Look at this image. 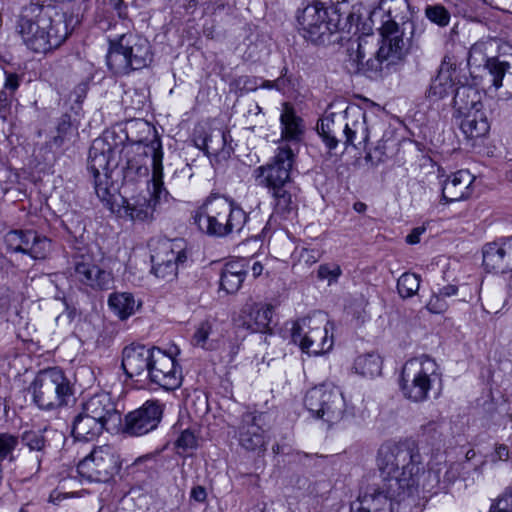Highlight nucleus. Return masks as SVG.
Segmentation results:
<instances>
[{"instance_id": "obj_1", "label": "nucleus", "mask_w": 512, "mask_h": 512, "mask_svg": "<svg viewBox=\"0 0 512 512\" xmlns=\"http://www.w3.org/2000/svg\"><path fill=\"white\" fill-rule=\"evenodd\" d=\"M421 454L412 441L387 442L378 451L381 481L376 486L398 504L420 490Z\"/></svg>"}, {"instance_id": "obj_2", "label": "nucleus", "mask_w": 512, "mask_h": 512, "mask_svg": "<svg viewBox=\"0 0 512 512\" xmlns=\"http://www.w3.org/2000/svg\"><path fill=\"white\" fill-rule=\"evenodd\" d=\"M77 22L72 13L31 3L22 9L16 32L28 49L35 53H47L66 41Z\"/></svg>"}, {"instance_id": "obj_3", "label": "nucleus", "mask_w": 512, "mask_h": 512, "mask_svg": "<svg viewBox=\"0 0 512 512\" xmlns=\"http://www.w3.org/2000/svg\"><path fill=\"white\" fill-rule=\"evenodd\" d=\"M374 14L380 16L382 41L376 58L369 62V66L380 70L382 62H398L404 56L405 43L400 26L409 18V4L407 0H380Z\"/></svg>"}, {"instance_id": "obj_4", "label": "nucleus", "mask_w": 512, "mask_h": 512, "mask_svg": "<svg viewBox=\"0 0 512 512\" xmlns=\"http://www.w3.org/2000/svg\"><path fill=\"white\" fill-rule=\"evenodd\" d=\"M247 218L246 212L234 201L220 195L208 197L193 216L194 223L202 232L215 237L240 232Z\"/></svg>"}, {"instance_id": "obj_5", "label": "nucleus", "mask_w": 512, "mask_h": 512, "mask_svg": "<svg viewBox=\"0 0 512 512\" xmlns=\"http://www.w3.org/2000/svg\"><path fill=\"white\" fill-rule=\"evenodd\" d=\"M142 154L151 159L152 166V190L139 194L131 200H124L120 211L132 221H151L157 210L160 198L166 191L163 187V151L159 138H154L148 144L143 145Z\"/></svg>"}, {"instance_id": "obj_6", "label": "nucleus", "mask_w": 512, "mask_h": 512, "mask_svg": "<svg viewBox=\"0 0 512 512\" xmlns=\"http://www.w3.org/2000/svg\"><path fill=\"white\" fill-rule=\"evenodd\" d=\"M106 58L113 73L125 75L149 65L152 61L151 47L147 39L126 33L109 41Z\"/></svg>"}, {"instance_id": "obj_7", "label": "nucleus", "mask_w": 512, "mask_h": 512, "mask_svg": "<svg viewBox=\"0 0 512 512\" xmlns=\"http://www.w3.org/2000/svg\"><path fill=\"white\" fill-rule=\"evenodd\" d=\"M483 95L472 86H460L454 95V109L462 133L469 140L485 137L490 131Z\"/></svg>"}, {"instance_id": "obj_8", "label": "nucleus", "mask_w": 512, "mask_h": 512, "mask_svg": "<svg viewBox=\"0 0 512 512\" xmlns=\"http://www.w3.org/2000/svg\"><path fill=\"white\" fill-rule=\"evenodd\" d=\"M439 380L440 374L435 360L425 355L416 357L408 360L402 368L401 391L407 400L421 403L429 398Z\"/></svg>"}, {"instance_id": "obj_9", "label": "nucleus", "mask_w": 512, "mask_h": 512, "mask_svg": "<svg viewBox=\"0 0 512 512\" xmlns=\"http://www.w3.org/2000/svg\"><path fill=\"white\" fill-rule=\"evenodd\" d=\"M333 330L327 315L315 313L295 321L291 328V338L301 351L309 355H321L333 347Z\"/></svg>"}, {"instance_id": "obj_10", "label": "nucleus", "mask_w": 512, "mask_h": 512, "mask_svg": "<svg viewBox=\"0 0 512 512\" xmlns=\"http://www.w3.org/2000/svg\"><path fill=\"white\" fill-rule=\"evenodd\" d=\"M30 389L34 402L41 409H54L66 405L72 396L68 379L56 368L39 372Z\"/></svg>"}, {"instance_id": "obj_11", "label": "nucleus", "mask_w": 512, "mask_h": 512, "mask_svg": "<svg viewBox=\"0 0 512 512\" xmlns=\"http://www.w3.org/2000/svg\"><path fill=\"white\" fill-rule=\"evenodd\" d=\"M115 149L106 138L93 141L88 157V170L94 178V188L102 201H108L111 195L112 182L110 172L117 167Z\"/></svg>"}, {"instance_id": "obj_12", "label": "nucleus", "mask_w": 512, "mask_h": 512, "mask_svg": "<svg viewBox=\"0 0 512 512\" xmlns=\"http://www.w3.org/2000/svg\"><path fill=\"white\" fill-rule=\"evenodd\" d=\"M304 404L314 417L329 424L340 421L344 415L343 394L334 387L322 385L310 389L305 395Z\"/></svg>"}, {"instance_id": "obj_13", "label": "nucleus", "mask_w": 512, "mask_h": 512, "mask_svg": "<svg viewBox=\"0 0 512 512\" xmlns=\"http://www.w3.org/2000/svg\"><path fill=\"white\" fill-rule=\"evenodd\" d=\"M119 457L108 445L94 448L77 465L79 475L89 481L106 483L118 473Z\"/></svg>"}, {"instance_id": "obj_14", "label": "nucleus", "mask_w": 512, "mask_h": 512, "mask_svg": "<svg viewBox=\"0 0 512 512\" xmlns=\"http://www.w3.org/2000/svg\"><path fill=\"white\" fill-rule=\"evenodd\" d=\"M295 162V154L290 146L280 145L271 162L254 170L259 185L274 189L290 182V173Z\"/></svg>"}, {"instance_id": "obj_15", "label": "nucleus", "mask_w": 512, "mask_h": 512, "mask_svg": "<svg viewBox=\"0 0 512 512\" xmlns=\"http://www.w3.org/2000/svg\"><path fill=\"white\" fill-rule=\"evenodd\" d=\"M146 381L158 385L164 390H175L182 383L181 369L172 355L156 347L150 359Z\"/></svg>"}, {"instance_id": "obj_16", "label": "nucleus", "mask_w": 512, "mask_h": 512, "mask_svg": "<svg viewBox=\"0 0 512 512\" xmlns=\"http://www.w3.org/2000/svg\"><path fill=\"white\" fill-rule=\"evenodd\" d=\"M162 414L163 404L158 400H147L140 408L126 415L127 433L134 436L147 434L158 426Z\"/></svg>"}, {"instance_id": "obj_17", "label": "nucleus", "mask_w": 512, "mask_h": 512, "mask_svg": "<svg viewBox=\"0 0 512 512\" xmlns=\"http://www.w3.org/2000/svg\"><path fill=\"white\" fill-rule=\"evenodd\" d=\"M175 244L163 241L155 248L151 255L152 271L156 277L171 280L177 275L178 264L187 259L186 252L180 248L175 250Z\"/></svg>"}, {"instance_id": "obj_18", "label": "nucleus", "mask_w": 512, "mask_h": 512, "mask_svg": "<svg viewBox=\"0 0 512 512\" xmlns=\"http://www.w3.org/2000/svg\"><path fill=\"white\" fill-rule=\"evenodd\" d=\"M156 347L131 343L122 351L121 368L125 375L137 382H145L149 371L150 359Z\"/></svg>"}, {"instance_id": "obj_19", "label": "nucleus", "mask_w": 512, "mask_h": 512, "mask_svg": "<svg viewBox=\"0 0 512 512\" xmlns=\"http://www.w3.org/2000/svg\"><path fill=\"white\" fill-rule=\"evenodd\" d=\"M273 311L271 304L247 302L240 310L236 323L252 333H270Z\"/></svg>"}, {"instance_id": "obj_20", "label": "nucleus", "mask_w": 512, "mask_h": 512, "mask_svg": "<svg viewBox=\"0 0 512 512\" xmlns=\"http://www.w3.org/2000/svg\"><path fill=\"white\" fill-rule=\"evenodd\" d=\"M298 24L303 36L313 42L332 31L327 22V11L321 2L307 5L298 16Z\"/></svg>"}, {"instance_id": "obj_21", "label": "nucleus", "mask_w": 512, "mask_h": 512, "mask_svg": "<svg viewBox=\"0 0 512 512\" xmlns=\"http://www.w3.org/2000/svg\"><path fill=\"white\" fill-rule=\"evenodd\" d=\"M80 410L109 426V430H117L121 424V414L107 393L93 395L81 404Z\"/></svg>"}, {"instance_id": "obj_22", "label": "nucleus", "mask_w": 512, "mask_h": 512, "mask_svg": "<svg viewBox=\"0 0 512 512\" xmlns=\"http://www.w3.org/2000/svg\"><path fill=\"white\" fill-rule=\"evenodd\" d=\"M263 413L247 411L241 416L237 426L239 444L249 451H256L265 447L264 431L260 425Z\"/></svg>"}, {"instance_id": "obj_23", "label": "nucleus", "mask_w": 512, "mask_h": 512, "mask_svg": "<svg viewBox=\"0 0 512 512\" xmlns=\"http://www.w3.org/2000/svg\"><path fill=\"white\" fill-rule=\"evenodd\" d=\"M345 117L347 119L343 129L345 144L357 149H365L369 140L366 113L356 107L346 110Z\"/></svg>"}, {"instance_id": "obj_24", "label": "nucleus", "mask_w": 512, "mask_h": 512, "mask_svg": "<svg viewBox=\"0 0 512 512\" xmlns=\"http://www.w3.org/2000/svg\"><path fill=\"white\" fill-rule=\"evenodd\" d=\"M473 181V175L467 170L449 175L442 183V200L451 203L468 198L472 194Z\"/></svg>"}, {"instance_id": "obj_25", "label": "nucleus", "mask_w": 512, "mask_h": 512, "mask_svg": "<svg viewBox=\"0 0 512 512\" xmlns=\"http://www.w3.org/2000/svg\"><path fill=\"white\" fill-rule=\"evenodd\" d=\"M75 277L83 284L93 289H108L112 282L111 274L81 256L75 262Z\"/></svg>"}, {"instance_id": "obj_26", "label": "nucleus", "mask_w": 512, "mask_h": 512, "mask_svg": "<svg viewBox=\"0 0 512 512\" xmlns=\"http://www.w3.org/2000/svg\"><path fill=\"white\" fill-rule=\"evenodd\" d=\"M103 431H110L109 426L81 410L74 417L72 433L78 440L92 441L99 437Z\"/></svg>"}, {"instance_id": "obj_27", "label": "nucleus", "mask_w": 512, "mask_h": 512, "mask_svg": "<svg viewBox=\"0 0 512 512\" xmlns=\"http://www.w3.org/2000/svg\"><path fill=\"white\" fill-rule=\"evenodd\" d=\"M394 502L376 485L367 489L359 498L358 507L353 512H393Z\"/></svg>"}, {"instance_id": "obj_28", "label": "nucleus", "mask_w": 512, "mask_h": 512, "mask_svg": "<svg viewBox=\"0 0 512 512\" xmlns=\"http://www.w3.org/2000/svg\"><path fill=\"white\" fill-rule=\"evenodd\" d=\"M367 40L362 39L357 42V47L354 50L351 48V52L349 54V59L347 63V68L351 73H360V72H373L375 74L382 73L385 70H388L389 67L396 62L388 63V61L382 62V68L380 70H374L369 66V62L371 60H374L377 56V51L374 53V58H368L365 61V58L367 57L368 51H367Z\"/></svg>"}, {"instance_id": "obj_29", "label": "nucleus", "mask_w": 512, "mask_h": 512, "mask_svg": "<svg viewBox=\"0 0 512 512\" xmlns=\"http://www.w3.org/2000/svg\"><path fill=\"white\" fill-rule=\"evenodd\" d=\"M244 260L232 261L225 264L220 277V289L227 294L236 293L242 286L246 276Z\"/></svg>"}, {"instance_id": "obj_30", "label": "nucleus", "mask_w": 512, "mask_h": 512, "mask_svg": "<svg viewBox=\"0 0 512 512\" xmlns=\"http://www.w3.org/2000/svg\"><path fill=\"white\" fill-rule=\"evenodd\" d=\"M282 126V138L289 141H299L303 134V124L300 117L296 116L294 109L287 103L284 104L280 116Z\"/></svg>"}, {"instance_id": "obj_31", "label": "nucleus", "mask_w": 512, "mask_h": 512, "mask_svg": "<svg viewBox=\"0 0 512 512\" xmlns=\"http://www.w3.org/2000/svg\"><path fill=\"white\" fill-rule=\"evenodd\" d=\"M344 124L340 115L331 114L321 119L317 125L318 133L323 137L330 149L337 146V135L341 132L343 133Z\"/></svg>"}, {"instance_id": "obj_32", "label": "nucleus", "mask_w": 512, "mask_h": 512, "mask_svg": "<svg viewBox=\"0 0 512 512\" xmlns=\"http://www.w3.org/2000/svg\"><path fill=\"white\" fill-rule=\"evenodd\" d=\"M455 69L448 64H442L437 76L433 79L429 95L436 99H441L447 96L453 89L454 79L453 74Z\"/></svg>"}, {"instance_id": "obj_33", "label": "nucleus", "mask_w": 512, "mask_h": 512, "mask_svg": "<svg viewBox=\"0 0 512 512\" xmlns=\"http://www.w3.org/2000/svg\"><path fill=\"white\" fill-rule=\"evenodd\" d=\"M483 264L491 271L502 273L508 271L503 242H492L484 246Z\"/></svg>"}, {"instance_id": "obj_34", "label": "nucleus", "mask_w": 512, "mask_h": 512, "mask_svg": "<svg viewBox=\"0 0 512 512\" xmlns=\"http://www.w3.org/2000/svg\"><path fill=\"white\" fill-rule=\"evenodd\" d=\"M383 360L377 353L361 354L354 360V371L367 378L379 376L382 372Z\"/></svg>"}, {"instance_id": "obj_35", "label": "nucleus", "mask_w": 512, "mask_h": 512, "mask_svg": "<svg viewBox=\"0 0 512 512\" xmlns=\"http://www.w3.org/2000/svg\"><path fill=\"white\" fill-rule=\"evenodd\" d=\"M110 307L118 314L121 319L131 316L136 309V303L130 293H115L109 297Z\"/></svg>"}, {"instance_id": "obj_36", "label": "nucleus", "mask_w": 512, "mask_h": 512, "mask_svg": "<svg viewBox=\"0 0 512 512\" xmlns=\"http://www.w3.org/2000/svg\"><path fill=\"white\" fill-rule=\"evenodd\" d=\"M33 231H21V230H12L6 233L4 237V242L7 246V249L12 252H22L26 254L28 249L29 241L33 238Z\"/></svg>"}, {"instance_id": "obj_37", "label": "nucleus", "mask_w": 512, "mask_h": 512, "mask_svg": "<svg viewBox=\"0 0 512 512\" xmlns=\"http://www.w3.org/2000/svg\"><path fill=\"white\" fill-rule=\"evenodd\" d=\"M32 238L33 239L29 241L26 254L35 260H43L47 258L51 251V241L44 236L38 235L35 231H33Z\"/></svg>"}, {"instance_id": "obj_38", "label": "nucleus", "mask_w": 512, "mask_h": 512, "mask_svg": "<svg viewBox=\"0 0 512 512\" xmlns=\"http://www.w3.org/2000/svg\"><path fill=\"white\" fill-rule=\"evenodd\" d=\"M420 287V277L414 273H404L397 281V290L402 298H410Z\"/></svg>"}, {"instance_id": "obj_39", "label": "nucleus", "mask_w": 512, "mask_h": 512, "mask_svg": "<svg viewBox=\"0 0 512 512\" xmlns=\"http://www.w3.org/2000/svg\"><path fill=\"white\" fill-rule=\"evenodd\" d=\"M275 200V207L278 212L286 213L293 209L294 203L291 194L285 189V186L269 190Z\"/></svg>"}, {"instance_id": "obj_40", "label": "nucleus", "mask_w": 512, "mask_h": 512, "mask_svg": "<svg viewBox=\"0 0 512 512\" xmlns=\"http://www.w3.org/2000/svg\"><path fill=\"white\" fill-rule=\"evenodd\" d=\"M21 440L23 445L26 446L30 451L41 452L46 445L44 432L41 430L25 431L22 434Z\"/></svg>"}, {"instance_id": "obj_41", "label": "nucleus", "mask_w": 512, "mask_h": 512, "mask_svg": "<svg viewBox=\"0 0 512 512\" xmlns=\"http://www.w3.org/2000/svg\"><path fill=\"white\" fill-rule=\"evenodd\" d=\"M425 16L440 27H445L450 22L449 11L440 4L429 5L425 8Z\"/></svg>"}, {"instance_id": "obj_42", "label": "nucleus", "mask_w": 512, "mask_h": 512, "mask_svg": "<svg viewBox=\"0 0 512 512\" xmlns=\"http://www.w3.org/2000/svg\"><path fill=\"white\" fill-rule=\"evenodd\" d=\"M486 68L493 77V85L496 88L501 87L502 79L509 68V64L507 62H501L496 58H490L487 60Z\"/></svg>"}, {"instance_id": "obj_43", "label": "nucleus", "mask_w": 512, "mask_h": 512, "mask_svg": "<svg viewBox=\"0 0 512 512\" xmlns=\"http://www.w3.org/2000/svg\"><path fill=\"white\" fill-rule=\"evenodd\" d=\"M213 329V323L206 320L201 322L192 337V343L194 346H198L201 348H209L210 345L208 344L209 336L212 333Z\"/></svg>"}, {"instance_id": "obj_44", "label": "nucleus", "mask_w": 512, "mask_h": 512, "mask_svg": "<svg viewBox=\"0 0 512 512\" xmlns=\"http://www.w3.org/2000/svg\"><path fill=\"white\" fill-rule=\"evenodd\" d=\"M422 470L420 471V488L426 492H432L437 488L441 482L440 469H430L425 473L424 467L421 464Z\"/></svg>"}, {"instance_id": "obj_45", "label": "nucleus", "mask_w": 512, "mask_h": 512, "mask_svg": "<svg viewBox=\"0 0 512 512\" xmlns=\"http://www.w3.org/2000/svg\"><path fill=\"white\" fill-rule=\"evenodd\" d=\"M227 141V133L224 130H215L205 139V148L207 151L218 152L224 147Z\"/></svg>"}, {"instance_id": "obj_46", "label": "nucleus", "mask_w": 512, "mask_h": 512, "mask_svg": "<svg viewBox=\"0 0 512 512\" xmlns=\"http://www.w3.org/2000/svg\"><path fill=\"white\" fill-rule=\"evenodd\" d=\"M17 445L18 439L15 436L7 433L0 434V459L9 457L12 460V453Z\"/></svg>"}, {"instance_id": "obj_47", "label": "nucleus", "mask_w": 512, "mask_h": 512, "mask_svg": "<svg viewBox=\"0 0 512 512\" xmlns=\"http://www.w3.org/2000/svg\"><path fill=\"white\" fill-rule=\"evenodd\" d=\"M426 308L431 313L440 314L447 310L448 303L443 296H441L436 291H433L432 296L430 297L428 303L426 304Z\"/></svg>"}, {"instance_id": "obj_48", "label": "nucleus", "mask_w": 512, "mask_h": 512, "mask_svg": "<svg viewBox=\"0 0 512 512\" xmlns=\"http://www.w3.org/2000/svg\"><path fill=\"white\" fill-rule=\"evenodd\" d=\"M465 469L464 463L454 462L446 467V471L443 477V482L451 484L462 476V472Z\"/></svg>"}, {"instance_id": "obj_49", "label": "nucleus", "mask_w": 512, "mask_h": 512, "mask_svg": "<svg viewBox=\"0 0 512 512\" xmlns=\"http://www.w3.org/2000/svg\"><path fill=\"white\" fill-rule=\"evenodd\" d=\"M342 270L339 265H321L318 269V276L321 279H328L329 284L336 282Z\"/></svg>"}, {"instance_id": "obj_50", "label": "nucleus", "mask_w": 512, "mask_h": 512, "mask_svg": "<svg viewBox=\"0 0 512 512\" xmlns=\"http://www.w3.org/2000/svg\"><path fill=\"white\" fill-rule=\"evenodd\" d=\"M196 444L197 439L194 433L190 430H184L176 441L177 447L184 450L195 448Z\"/></svg>"}, {"instance_id": "obj_51", "label": "nucleus", "mask_w": 512, "mask_h": 512, "mask_svg": "<svg viewBox=\"0 0 512 512\" xmlns=\"http://www.w3.org/2000/svg\"><path fill=\"white\" fill-rule=\"evenodd\" d=\"M494 512H512V491L505 492L498 499Z\"/></svg>"}, {"instance_id": "obj_52", "label": "nucleus", "mask_w": 512, "mask_h": 512, "mask_svg": "<svg viewBox=\"0 0 512 512\" xmlns=\"http://www.w3.org/2000/svg\"><path fill=\"white\" fill-rule=\"evenodd\" d=\"M19 87V77L14 73L6 74V79L4 83V89L9 91L11 95L17 90Z\"/></svg>"}, {"instance_id": "obj_53", "label": "nucleus", "mask_w": 512, "mask_h": 512, "mask_svg": "<svg viewBox=\"0 0 512 512\" xmlns=\"http://www.w3.org/2000/svg\"><path fill=\"white\" fill-rule=\"evenodd\" d=\"M508 271H512V237L502 241Z\"/></svg>"}, {"instance_id": "obj_54", "label": "nucleus", "mask_w": 512, "mask_h": 512, "mask_svg": "<svg viewBox=\"0 0 512 512\" xmlns=\"http://www.w3.org/2000/svg\"><path fill=\"white\" fill-rule=\"evenodd\" d=\"M439 428H440V422L438 420L429 421L428 423L422 425V427H421L423 433L428 434V435L436 434L438 432Z\"/></svg>"}, {"instance_id": "obj_55", "label": "nucleus", "mask_w": 512, "mask_h": 512, "mask_svg": "<svg viewBox=\"0 0 512 512\" xmlns=\"http://www.w3.org/2000/svg\"><path fill=\"white\" fill-rule=\"evenodd\" d=\"M206 497L207 493L203 486H196L191 490V498L197 502H204Z\"/></svg>"}, {"instance_id": "obj_56", "label": "nucleus", "mask_w": 512, "mask_h": 512, "mask_svg": "<svg viewBox=\"0 0 512 512\" xmlns=\"http://www.w3.org/2000/svg\"><path fill=\"white\" fill-rule=\"evenodd\" d=\"M425 232L424 227H417L412 230V232L407 235L406 241L409 244H416L420 241V236Z\"/></svg>"}, {"instance_id": "obj_57", "label": "nucleus", "mask_w": 512, "mask_h": 512, "mask_svg": "<svg viewBox=\"0 0 512 512\" xmlns=\"http://www.w3.org/2000/svg\"><path fill=\"white\" fill-rule=\"evenodd\" d=\"M436 292L446 299L447 297L456 295L458 292V287L452 284H448L441 288H438Z\"/></svg>"}, {"instance_id": "obj_58", "label": "nucleus", "mask_w": 512, "mask_h": 512, "mask_svg": "<svg viewBox=\"0 0 512 512\" xmlns=\"http://www.w3.org/2000/svg\"><path fill=\"white\" fill-rule=\"evenodd\" d=\"M498 460H507L509 457L508 448L505 445H499L495 450Z\"/></svg>"}, {"instance_id": "obj_59", "label": "nucleus", "mask_w": 512, "mask_h": 512, "mask_svg": "<svg viewBox=\"0 0 512 512\" xmlns=\"http://www.w3.org/2000/svg\"><path fill=\"white\" fill-rule=\"evenodd\" d=\"M127 168L129 170L135 169V172L137 174H140V175H146L147 172H148V168L147 167L135 166L132 160L128 161Z\"/></svg>"}, {"instance_id": "obj_60", "label": "nucleus", "mask_w": 512, "mask_h": 512, "mask_svg": "<svg viewBox=\"0 0 512 512\" xmlns=\"http://www.w3.org/2000/svg\"><path fill=\"white\" fill-rule=\"evenodd\" d=\"M108 2L114 9L119 12V14H121L123 8H125L123 0H108Z\"/></svg>"}, {"instance_id": "obj_61", "label": "nucleus", "mask_w": 512, "mask_h": 512, "mask_svg": "<svg viewBox=\"0 0 512 512\" xmlns=\"http://www.w3.org/2000/svg\"><path fill=\"white\" fill-rule=\"evenodd\" d=\"M353 209L358 213H364L367 209V205L363 202H355L353 205Z\"/></svg>"}, {"instance_id": "obj_62", "label": "nucleus", "mask_w": 512, "mask_h": 512, "mask_svg": "<svg viewBox=\"0 0 512 512\" xmlns=\"http://www.w3.org/2000/svg\"><path fill=\"white\" fill-rule=\"evenodd\" d=\"M12 98L11 93H9L7 90H3L0 92V105L2 103H7Z\"/></svg>"}, {"instance_id": "obj_63", "label": "nucleus", "mask_w": 512, "mask_h": 512, "mask_svg": "<svg viewBox=\"0 0 512 512\" xmlns=\"http://www.w3.org/2000/svg\"><path fill=\"white\" fill-rule=\"evenodd\" d=\"M263 266L260 262H255L252 266V273L255 277L259 276L262 273Z\"/></svg>"}, {"instance_id": "obj_64", "label": "nucleus", "mask_w": 512, "mask_h": 512, "mask_svg": "<svg viewBox=\"0 0 512 512\" xmlns=\"http://www.w3.org/2000/svg\"><path fill=\"white\" fill-rule=\"evenodd\" d=\"M314 251H309V250H305L303 253H302V257H305L307 256V262L310 261L312 263H315L318 261V256H314V255H310L311 253H313Z\"/></svg>"}]
</instances>
